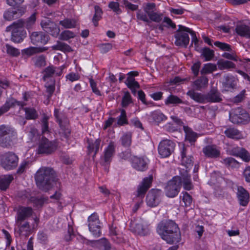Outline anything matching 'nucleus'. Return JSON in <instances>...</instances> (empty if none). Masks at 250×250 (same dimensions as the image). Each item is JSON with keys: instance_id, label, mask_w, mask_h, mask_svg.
<instances>
[{"instance_id": "f257e3e1", "label": "nucleus", "mask_w": 250, "mask_h": 250, "mask_svg": "<svg viewBox=\"0 0 250 250\" xmlns=\"http://www.w3.org/2000/svg\"><path fill=\"white\" fill-rule=\"evenodd\" d=\"M182 184L184 189L189 190L193 188L190 175L187 170L180 169L179 175L174 176L169 180L165 188L166 195L169 198H174L180 191Z\"/></svg>"}, {"instance_id": "f03ea898", "label": "nucleus", "mask_w": 250, "mask_h": 250, "mask_svg": "<svg viewBox=\"0 0 250 250\" xmlns=\"http://www.w3.org/2000/svg\"><path fill=\"white\" fill-rule=\"evenodd\" d=\"M157 231L161 238L168 244H177L181 240L180 229L172 220L162 221L157 226Z\"/></svg>"}, {"instance_id": "7ed1b4c3", "label": "nucleus", "mask_w": 250, "mask_h": 250, "mask_svg": "<svg viewBox=\"0 0 250 250\" xmlns=\"http://www.w3.org/2000/svg\"><path fill=\"white\" fill-rule=\"evenodd\" d=\"M35 180L39 188L45 192L52 188L53 183L57 184L58 182V178L54 169L45 167L38 170L35 174Z\"/></svg>"}, {"instance_id": "20e7f679", "label": "nucleus", "mask_w": 250, "mask_h": 250, "mask_svg": "<svg viewBox=\"0 0 250 250\" xmlns=\"http://www.w3.org/2000/svg\"><path fill=\"white\" fill-rule=\"evenodd\" d=\"M24 22L23 20L20 19L7 27L6 31H11V40L13 42L20 43L26 37V32L23 29Z\"/></svg>"}, {"instance_id": "39448f33", "label": "nucleus", "mask_w": 250, "mask_h": 250, "mask_svg": "<svg viewBox=\"0 0 250 250\" xmlns=\"http://www.w3.org/2000/svg\"><path fill=\"white\" fill-rule=\"evenodd\" d=\"M15 135L14 131L10 127L5 125H0V146L4 148H9L13 145V140Z\"/></svg>"}, {"instance_id": "423d86ee", "label": "nucleus", "mask_w": 250, "mask_h": 250, "mask_svg": "<svg viewBox=\"0 0 250 250\" xmlns=\"http://www.w3.org/2000/svg\"><path fill=\"white\" fill-rule=\"evenodd\" d=\"M230 122L235 124H247L250 122V116L244 109L238 107L233 109L229 113Z\"/></svg>"}, {"instance_id": "0eeeda50", "label": "nucleus", "mask_w": 250, "mask_h": 250, "mask_svg": "<svg viewBox=\"0 0 250 250\" xmlns=\"http://www.w3.org/2000/svg\"><path fill=\"white\" fill-rule=\"evenodd\" d=\"M18 156L12 152H6L0 157V165L7 170L15 168L18 166Z\"/></svg>"}, {"instance_id": "6e6552de", "label": "nucleus", "mask_w": 250, "mask_h": 250, "mask_svg": "<svg viewBox=\"0 0 250 250\" xmlns=\"http://www.w3.org/2000/svg\"><path fill=\"white\" fill-rule=\"evenodd\" d=\"M54 115L65 137H68L70 134L68 118L64 113L60 112L59 110L57 108L54 109Z\"/></svg>"}, {"instance_id": "1a4fd4ad", "label": "nucleus", "mask_w": 250, "mask_h": 250, "mask_svg": "<svg viewBox=\"0 0 250 250\" xmlns=\"http://www.w3.org/2000/svg\"><path fill=\"white\" fill-rule=\"evenodd\" d=\"M115 152V145L113 142H110L104 149V155L101 157L100 164L104 167V170L108 171L109 165Z\"/></svg>"}, {"instance_id": "9d476101", "label": "nucleus", "mask_w": 250, "mask_h": 250, "mask_svg": "<svg viewBox=\"0 0 250 250\" xmlns=\"http://www.w3.org/2000/svg\"><path fill=\"white\" fill-rule=\"evenodd\" d=\"M190 147L189 146H186L184 145H182L181 149V163L182 166L185 167L186 169L183 168L184 170H187L188 173L192 166H193V157L191 154L189 153ZM183 169L182 168H179Z\"/></svg>"}, {"instance_id": "9b49d317", "label": "nucleus", "mask_w": 250, "mask_h": 250, "mask_svg": "<svg viewBox=\"0 0 250 250\" xmlns=\"http://www.w3.org/2000/svg\"><path fill=\"white\" fill-rule=\"evenodd\" d=\"M88 229L95 237L101 235V226L98 215L96 213L92 214L88 218Z\"/></svg>"}, {"instance_id": "f8f14e48", "label": "nucleus", "mask_w": 250, "mask_h": 250, "mask_svg": "<svg viewBox=\"0 0 250 250\" xmlns=\"http://www.w3.org/2000/svg\"><path fill=\"white\" fill-rule=\"evenodd\" d=\"M57 147L55 142L50 141L45 137H42L39 145L38 153L49 154L54 152Z\"/></svg>"}, {"instance_id": "ddd939ff", "label": "nucleus", "mask_w": 250, "mask_h": 250, "mask_svg": "<svg viewBox=\"0 0 250 250\" xmlns=\"http://www.w3.org/2000/svg\"><path fill=\"white\" fill-rule=\"evenodd\" d=\"M175 144L169 140L161 141L158 146L159 154L163 158H166L170 155L174 151Z\"/></svg>"}, {"instance_id": "4468645a", "label": "nucleus", "mask_w": 250, "mask_h": 250, "mask_svg": "<svg viewBox=\"0 0 250 250\" xmlns=\"http://www.w3.org/2000/svg\"><path fill=\"white\" fill-rule=\"evenodd\" d=\"M162 190L158 189H151L146 197V203L150 207L157 206L161 202Z\"/></svg>"}, {"instance_id": "2eb2a0df", "label": "nucleus", "mask_w": 250, "mask_h": 250, "mask_svg": "<svg viewBox=\"0 0 250 250\" xmlns=\"http://www.w3.org/2000/svg\"><path fill=\"white\" fill-rule=\"evenodd\" d=\"M41 25L45 32L53 37H57L60 33V29L58 26L48 19L42 20L41 22Z\"/></svg>"}, {"instance_id": "dca6fc26", "label": "nucleus", "mask_w": 250, "mask_h": 250, "mask_svg": "<svg viewBox=\"0 0 250 250\" xmlns=\"http://www.w3.org/2000/svg\"><path fill=\"white\" fill-rule=\"evenodd\" d=\"M188 33L186 31L180 29L178 26V29L177 30L174 37L175 38V44L176 46L187 47L189 42V37Z\"/></svg>"}, {"instance_id": "f3484780", "label": "nucleus", "mask_w": 250, "mask_h": 250, "mask_svg": "<svg viewBox=\"0 0 250 250\" xmlns=\"http://www.w3.org/2000/svg\"><path fill=\"white\" fill-rule=\"evenodd\" d=\"M130 162L132 167L138 171H144L148 168V160L146 158L133 156Z\"/></svg>"}, {"instance_id": "a211bd4d", "label": "nucleus", "mask_w": 250, "mask_h": 250, "mask_svg": "<svg viewBox=\"0 0 250 250\" xmlns=\"http://www.w3.org/2000/svg\"><path fill=\"white\" fill-rule=\"evenodd\" d=\"M152 181L153 176L152 174L149 175L148 177L144 178L138 186L137 197L143 198L146 191L151 187Z\"/></svg>"}, {"instance_id": "6ab92c4d", "label": "nucleus", "mask_w": 250, "mask_h": 250, "mask_svg": "<svg viewBox=\"0 0 250 250\" xmlns=\"http://www.w3.org/2000/svg\"><path fill=\"white\" fill-rule=\"evenodd\" d=\"M17 229H15V233L19 236H28L31 232V227L29 222L24 221L16 220Z\"/></svg>"}, {"instance_id": "aec40b11", "label": "nucleus", "mask_w": 250, "mask_h": 250, "mask_svg": "<svg viewBox=\"0 0 250 250\" xmlns=\"http://www.w3.org/2000/svg\"><path fill=\"white\" fill-rule=\"evenodd\" d=\"M32 42L35 45L46 44L49 40L48 35L42 32H34L30 36Z\"/></svg>"}, {"instance_id": "412c9836", "label": "nucleus", "mask_w": 250, "mask_h": 250, "mask_svg": "<svg viewBox=\"0 0 250 250\" xmlns=\"http://www.w3.org/2000/svg\"><path fill=\"white\" fill-rule=\"evenodd\" d=\"M230 155L240 157L244 161L248 162L250 161V154L248 151L243 147L235 146L229 150Z\"/></svg>"}, {"instance_id": "4be33fe9", "label": "nucleus", "mask_w": 250, "mask_h": 250, "mask_svg": "<svg viewBox=\"0 0 250 250\" xmlns=\"http://www.w3.org/2000/svg\"><path fill=\"white\" fill-rule=\"evenodd\" d=\"M237 197L239 204L242 206H246L250 200L249 192L242 186L237 187Z\"/></svg>"}, {"instance_id": "5701e85b", "label": "nucleus", "mask_w": 250, "mask_h": 250, "mask_svg": "<svg viewBox=\"0 0 250 250\" xmlns=\"http://www.w3.org/2000/svg\"><path fill=\"white\" fill-rule=\"evenodd\" d=\"M237 81L235 78L231 75L224 76L223 87L225 91H231L236 88Z\"/></svg>"}, {"instance_id": "b1692460", "label": "nucleus", "mask_w": 250, "mask_h": 250, "mask_svg": "<svg viewBox=\"0 0 250 250\" xmlns=\"http://www.w3.org/2000/svg\"><path fill=\"white\" fill-rule=\"evenodd\" d=\"M220 93L215 88H212L205 94L206 103H219L222 101Z\"/></svg>"}, {"instance_id": "393cba45", "label": "nucleus", "mask_w": 250, "mask_h": 250, "mask_svg": "<svg viewBox=\"0 0 250 250\" xmlns=\"http://www.w3.org/2000/svg\"><path fill=\"white\" fill-rule=\"evenodd\" d=\"M101 142V140L100 139H96L94 141L89 139L87 140L88 144L87 146L88 153V154L93 153L92 156L93 159H94L96 154L99 151Z\"/></svg>"}, {"instance_id": "a878e982", "label": "nucleus", "mask_w": 250, "mask_h": 250, "mask_svg": "<svg viewBox=\"0 0 250 250\" xmlns=\"http://www.w3.org/2000/svg\"><path fill=\"white\" fill-rule=\"evenodd\" d=\"M224 134L229 138L234 140H240L244 138L242 132L235 127L227 128L224 131Z\"/></svg>"}, {"instance_id": "bb28decb", "label": "nucleus", "mask_w": 250, "mask_h": 250, "mask_svg": "<svg viewBox=\"0 0 250 250\" xmlns=\"http://www.w3.org/2000/svg\"><path fill=\"white\" fill-rule=\"evenodd\" d=\"M32 213L33 210L31 207H21L18 211L16 220L24 221L26 218L32 215Z\"/></svg>"}, {"instance_id": "cd10ccee", "label": "nucleus", "mask_w": 250, "mask_h": 250, "mask_svg": "<svg viewBox=\"0 0 250 250\" xmlns=\"http://www.w3.org/2000/svg\"><path fill=\"white\" fill-rule=\"evenodd\" d=\"M15 103H17L18 105L22 106L26 105V104L23 102H17L14 98H9L7 99L5 104L0 107V116L8 111L11 107L14 105Z\"/></svg>"}, {"instance_id": "c85d7f7f", "label": "nucleus", "mask_w": 250, "mask_h": 250, "mask_svg": "<svg viewBox=\"0 0 250 250\" xmlns=\"http://www.w3.org/2000/svg\"><path fill=\"white\" fill-rule=\"evenodd\" d=\"M204 155L209 158H217L219 156L220 153L215 146L208 145L203 148Z\"/></svg>"}, {"instance_id": "c756f323", "label": "nucleus", "mask_w": 250, "mask_h": 250, "mask_svg": "<svg viewBox=\"0 0 250 250\" xmlns=\"http://www.w3.org/2000/svg\"><path fill=\"white\" fill-rule=\"evenodd\" d=\"M183 129L185 133L186 140L192 144L195 142L197 138V134L188 126H184Z\"/></svg>"}, {"instance_id": "7c9ffc66", "label": "nucleus", "mask_w": 250, "mask_h": 250, "mask_svg": "<svg viewBox=\"0 0 250 250\" xmlns=\"http://www.w3.org/2000/svg\"><path fill=\"white\" fill-rule=\"evenodd\" d=\"M187 95L197 103H206L205 94L196 92L194 90H190L187 93Z\"/></svg>"}, {"instance_id": "2f4dec72", "label": "nucleus", "mask_w": 250, "mask_h": 250, "mask_svg": "<svg viewBox=\"0 0 250 250\" xmlns=\"http://www.w3.org/2000/svg\"><path fill=\"white\" fill-rule=\"evenodd\" d=\"M13 179L14 178L12 175L0 176V189L5 190Z\"/></svg>"}, {"instance_id": "473e14b6", "label": "nucleus", "mask_w": 250, "mask_h": 250, "mask_svg": "<svg viewBox=\"0 0 250 250\" xmlns=\"http://www.w3.org/2000/svg\"><path fill=\"white\" fill-rule=\"evenodd\" d=\"M26 133H27L29 140L32 142H36L40 138L38 131L34 126L30 125L27 127Z\"/></svg>"}, {"instance_id": "72a5a7b5", "label": "nucleus", "mask_w": 250, "mask_h": 250, "mask_svg": "<svg viewBox=\"0 0 250 250\" xmlns=\"http://www.w3.org/2000/svg\"><path fill=\"white\" fill-rule=\"evenodd\" d=\"M128 75H130V76H128L127 78V80L125 82V83L127 85V87L129 88H139L140 87V85L139 83L136 82L134 78L133 77L134 76H137L138 75V73L137 72H130L128 73Z\"/></svg>"}, {"instance_id": "f704fd0d", "label": "nucleus", "mask_w": 250, "mask_h": 250, "mask_svg": "<svg viewBox=\"0 0 250 250\" xmlns=\"http://www.w3.org/2000/svg\"><path fill=\"white\" fill-rule=\"evenodd\" d=\"M184 103L182 99L173 94H170L165 101V104L167 105L172 104L176 106L179 104H184Z\"/></svg>"}, {"instance_id": "c9c22d12", "label": "nucleus", "mask_w": 250, "mask_h": 250, "mask_svg": "<svg viewBox=\"0 0 250 250\" xmlns=\"http://www.w3.org/2000/svg\"><path fill=\"white\" fill-rule=\"evenodd\" d=\"M208 79L207 77L203 76L195 80L193 83V86L197 90H201L208 86Z\"/></svg>"}, {"instance_id": "e433bc0d", "label": "nucleus", "mask_w": 250, "mask_h": 250, "mask_svg": "<svg viewBox=\"0 0 250 250\" xmlns=\"http://www.w3.org/2000/svg\"><path fill=\"white\" fill-rule=\"evenodd\" d=\"M54 50H60L64 53H68L73 51L72 48L66 43L57 41L55 45L51 47Z\"/></svg>"}, {"instance_id": "4c0bfd02", "label": "nucleus", "mask_w": 250, "mask_h": 250, "mask_svg": "<svg viewBox=\"0 0 250 250\" xmlns=\"http://www.w3.org/2000/svg\"><path fill=\"white\" fill-rule=\"evenodd\" d=\"M236 33L242 37L250 38V28L245 24L237 25L235 28Z\"/></svg>"}, {"instance_id": "58836bf2", "label": "nucleus", "mask_w": 250, "mask_h": 250, "mask_svg": "<svg viewBox=\"0 0 250 250\" xmlns=\"http://www.w3.org/2000/svg\"><path fill=\"white\" fill-rule=\"evenodd\" d=\"M23 110L27 120H35L38 118L37 111L34 108L25 107Z\"/></svg>"}, {"instance_id": "ea45409f", "label": "nucleus", "mask_w": 250, "mask_h": 250, "mask_svg": "<svg viewBox=\"0 0 250 250\" xmlns=\"http://www.w3.org/2000/svg\"><path fill=\"white\" fill-rule=\"evenodd\" d=\"M4 48L5 49L6 53L13 57H17L20 54V51L19 49L8 43L5 45Z\"/></svg>"}, {"instance_id": "a19ab883", "label": "nucleus", "mask_w": 250, "mask_h": 250, "mask_svg": "<svg viewBox=\"0 0 250 250\" xmlns=\"http://www.w3.org/2000/svg\"><path fill=\"white\" fill-rule=\"evenodd\" d=\"M95 14L92 19V21L93 25L96 27L98 25V21L101 20L102 18V14L103 11L102 9L98 5L94 6Z\"/></svg>"}, {"instance_id": "79ce46f5", "label": "nucleus", "mask_w": 250, "mask_h": 250, "mask_svg": "<svg viewBox=\"0 0 250 250\" xmlns=\"http://www.w3.org/2000/svg\"><path fill=\"white\" fill-rule=\"evenodd\" d=\"M48 197H31L30 201L34 204V206L37 208H41L45 203L48 201Z\"/></svg>"}, {"instance_id": "37998d69", "label": "nucleus", "mask_w": 250, "mask_h": 250, "mask_svg": "<svg viewBox=\"0 0 250 250\" xmlns=\"http://www.w3.org/2000/svg\"><path fill=\"white\" fill-rule=\"evenodd\" d=\"M56 67L51 65L46 67L43 71V76L42 79L45 81L47 79L52 77L55 75Z\"/></svg>"}, {"instance_id": "c03bdc74", "label": "nucleus", "mask_w": 250, "mask_h": 250, "mask_svg": "<svg viewBox=\"0 0 250 250\" xmlns=\"http://www.w3.org/2000/svg\"><path fill=\"white\" fill-rule=\"evenodd\" d=\"M49 117L45 114H43L41 120V129L42 134H45L49 132L48 120Z\"/></svg>"}, {"instance_id": "a18cd8bd", "label": "nucleus", "mask_w": 250, "mask_h": 250, "mask_svg": "<svg viewBox=\"0 0 250 250\" xmlns=\"http://www.w3.org/2000/svg\"><path fill=\"white\" fill-rule=\"evenodd\" d=\"M217 70V66L216 64L211 63H208L205 64L204 67L201 70V74L202 75H205L212 73L213 71Z\"/></svg>"}, {"instance_id": "49530a36", "label": "nucleus", "mask_w": 250, "mask_h": 250, "mask_svg": "<svg viewBox=\"0 0 250 250\" xmlns=\"http://www.w3.org/2000/svg\"><path fill=\"white\" fill-rule=\"evenodd\" d=\"M130 227L135 233L140 235L145 234V229L141 223L132 222L130 224Z\"/></svg>"}, {"instance_id": "de8ad7c7", "label": "nucleus", "mask_w": 250, "mask_h": 250, "mask_svg": "<svg viewBox=\"0 0 250 250\" xmlns=\"http://www.w3.org/2000/svg\"><path fill=\"white\" fill-rule=\"evenodd\" d=\"M217 64L220 70L235 67L234 63L229 61L219 60L217 62Z\"/></svg>"}, {"instance_id": "09e8293b", "label": "nucleus", "mask_w": 250, "mask_h": 250, "mask_svg": "<svg viewBox=\"0 0 250 250\" xmlns=\"http://www.w3.org/2000/svg\"><path fill=\"white\" fill-rule=\"evenodd\" d=\"M45 86L46 87V92L47 93L46 96L48 104L50 101V98L52 96L55 89V81H52L50 84L46 83Z\"/></svg>"}, {"instance_id": "8fccbe9b", "label": "nucleus", "mask_w": 250, "mask_h": 250, "mask_svg": "<svg viewBox=\"0 0 250 250\" xmlns=\"http://www.w3.org/2000/svg\"><path fill=\"white\" fill-rule=\"evenodd\" d=\"M44 50H45V49H41L35 47H30L22 50L21 53L23 55H26L28 56H30Z\"/></svg>"}, {"instance_id": "3c124183", "label": "nucleus", "mask_w": 250, "mask_h": 250, "mask_svg": "<svg viewBox=\"0 0 250 250\" xmlns=\"http://www.w3.org/2000/svg\"><path fill=\"white\" fill-rule=\"evenodd\" d=\"M132 135L131 133H125L121 138L122 145L125 147H128L131 144Z\"/></svg>"}, {"instance_id": "603ef678", "label": "nucleus", "mask_w": 250, "mask_h": 250, "mask_svg": "<svg viewBox=\"0 0 250 250\" xmlns=\"http://www.w3.org/2000/svg\"><path fill=\"white\" fill-rule=\"evenodd\" d=\"M59 24L65 28H72L75 27L76 22L74 20L65 19L60 21Z\"/></svg>"}, {"instance_id": "864d4df0", "label": "nucleus", "mask_w": 250, "mask_h": 250, "mask_svg": "<svg viewBox=\"0 0 250 250\" xmlns=\"http://www.w3.org/2000/svg\"><path fill=\"white\" fill-rule=\"evenodd\" d=\"M178 26L179 27L180 29L186 31V32L189 33L191 35L192 37V43H194L195 45H197L198 44V40L194 31L192 30L191 29L182 25H179Z\"/></svg>"}, {"instance_id": "5fc2aeb1", "label": "nucleus", "mask_w": 250, "mask_h": 250, "mask_svg": "<svg viewBox=\"0 0 250 250\" xmlns=\"http://www.w3.org/2000/svg\"><path fill=\"white\" fill-rule=\"evenodd\" d=\"M96 243L100 248H103L104 250H110L111 249V244L105 238L96 241Z\"/></svg>"}, {"instance_id": "6e6d98bb", "label": "nucleus", "mask_w": 250, "mask_h": 250, "mask_svg": "<svg viewBox=\"0 0 250 250\" xmlns=\"http://www.w3.org/2000/svg\"><path fill=\"white\" fill-rule=\"evenodd\" d=\"M121 114L118 117L117 124L119 125H123L125 124H128L126 112L125 109H120Z\"/></svg>"}, {"instance_id": "4d7b16f0", "label": "nucleus", "mask_w": 250, "mask_h": 250, "mask_svg": "<svg viewBox=\"0 0 250 250\" xmlns=\"http://www.w3.org/2000/svg\"><path fill=\"white\" fill-rule=\"evenodd\" d=\"M153 120L159 124L167 119V117L162 113L159 111H155L152 114Z\"/></svg>"}, {"instance_id": "13d9d810", "label": "nucleus", "mask_w": 250, "mask_h": 250, "mask_svg": "<svg viewBox=\"0 0 250 250\" xmlns=\"http://www.w3.org/2000/svg\"><path fill=\"white\" fill-rule=\"evenodd\" d=\"M30 162L29 161L24 160L22 161L20 165L17 170V173L19 175L24 173L26 170L29 167Z\"/></svg>"}, {"instance_id": "bf43d9fd", "label": "nucleus", "mask_w": 250, "mask_h": 250, "mask_svg": "<svg viewBox=\"0 0 250 250\" xmlns=\"http://www.w3.org/2000/svg\"><path fill=\"white\" fill-rule=\"evenodd\" d=\"M132 103V98L128 92H125L122 100V106L123 107H126L130 104Z\"/></svg>"}, {"instance_id": "052dcab7", "label": "nucleus", "mask_w": 250, "mask_h": 250, "mask_svg": "<svg viewBox=\"0 0 250 250\" xmlns=\"http://www.w3.org/2000/svg\"><path fill=\"white\" fill-rule=\"evenodd\" d=\"M75 36V35L73 32L69 30H65L61 33L59 39L62 41H68L70 39L74 38Z\"/></svg>"}, {"instance_id": "680f3d73", "label": "nucleus", "mask_w": 250, "mask_h": 250, "mask_svg": "<svg viewBox=\"0 0 250 250\" xmlns=\"http://www.w3.org/2000/svg\"><path fill=\"white\" fill-rule=\"evenodd\" d=\"M202 55L205 58V61H210L214 56V52L209 48L205 47L202 50Z\"/></svg>"}, {"instance_id": "e2e57ef3", "label": "nucleus", "mask_w": 250, "mask_h": 250, "mask_svg": "<svg viewBox=\"0 0 250 250\" xmlns=\"http://www.w3.org/2000/svg\"><path fill=\"white\" fill-rule=\"evenodd\" d=\"M182 196H180L182 198L183 202L184 203V205L186 207H189L192 203V197L187 192H182Z\"/></svg>"}, {"instance_id": "0e129e2a", "label": "nucleus", "mask_w": 250, "mask_h": 250, "mask_svg": "<svg viewBox=\"0 0 250 250\" xmlns=\"http://www.w3.org/2000/svg\"><path fill=\"white\" fill-rule=\"evenodd\" d=\"M18 11L16 10H7L3 14L4 18L7 21H11L18 18Z\"/></svg>"}, {"instance_id": "69168bd1", "label": "nucleus", "mask_w": 250, "mask_h": 250, "mask_svg": "<svg viewBox=\"0 0 250 250\" xmlns=\"http://www.w3.org/2000/svg\"><path fill=\"white\" fill-rule=\"evenodd\" d=\"M35 65L39 67L45 65L46 62L45 57L43 55L38 56L34 59Z\"/></svg>"}, {"instance_id": "338daca9", "label": "nucleus", "mask_w": 250, "mask_h": 250, "mask_svg": "<svg viewBox=\"0 0 250 250\" xmlns=\"http://www.w3.org/2000/svg\"><path fill=\"white\" fill-rule=\"evenodd\" d=\"M245 95L246 90H243L232 99V102L235 104L241 103L245 99Z\"/></svg>"}, {"instance_id": "774afa93", "label": "nucleus", "mask_w": 250, "mask_h": 250, "mask_svg": "<svg viewBox=\"0 0 250 250\" xmlns=\"http://www.w3.org/2000/svg\"><path fill=\"white\" fill-rule=\"evenodd\" d=\"M36 19L35 14H32L26 20H23L25 22L24 26H25L27 29H29L35 23Z\"/></svg>"}]
</instances>
